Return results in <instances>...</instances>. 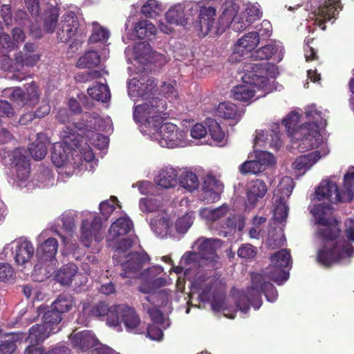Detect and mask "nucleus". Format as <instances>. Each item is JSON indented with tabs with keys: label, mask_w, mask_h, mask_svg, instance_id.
I'll use <instances>...</instances> for the list:
<instances>
[{
	"label": "nucleus",
	"mask_w": 354,
	"mask_h": 354,
	"mask_svg": "<svg viewBox=\"0 0 354 354\" xmlns=\"http://www.w3.org/2000/svg\"><path fill=\"white\" fill-rule=\"evenodd\" d=\"M216 114L220 118L234 120L236 122L241 120L242 111L236 104L230 102H223L218 104Z\"/></svg>",
	"instance_id": "24"
},
{
	"label": "nucleus",
	"mask_w": 354,
	"mask_h": 354,
	"mask_svg": "<svg viewBox=\"0 0 354 354\" xmlns=\"http://www.w3.org/2000/svg\"><path fill=\"white\" fill-rule=\"evenodd\" d=\"M222 10V15L227 17V19H232L237 12L236 4L232 1H225L223 3Z\"/></svg>",
	"instance_id": "63"
},
{
	"label": "nucleus",
	"mask_w": 354,
	"mask_h": 354,
	"mask_svg": "<svg viewBox=\"0 0 354 354\" xmlns=\"http://www.w3.org/2000/svg\"><path fill=\"white\" fill-rule=\"evenodd\" d=\"M217 187L218 189H223V184L220 180H217L214 176L207 175L204 180L203 188L216 189Z\"/></svg>",
	"instance_id": "62"
},
{
	"label": "nucleus",
	"mask_w": 354,
	"mask_h": 354,
	"mask_svg": "<svg viewBox=\"0 0 354 354\" xmlns=\"http://www.w3.org/2000/svg\"><path fill=\"white\" fill-rule=\"evenodd\" d=\"M264 169L263 164L261 163L260 161L257 160H247L242 163L239 167L240 173L243 175L257 174L263 171Z\"/></svg>",
	"instance_id": "46"
},
{
	"label": "nucleus",
	"mask_w": 354,
	"mask_h": 354,
	"mask_svg": "<svg viewBox=\"0 0 354 354\" xmlns=\"http://www.w3.org/2000/svg\"><path fill=\"white\" fill-rule=\"evenodd\" d=\"M51 333H54L52 329L44 323L35 324L30 328L28 339L30 344H39L48 338Z\"/></svg>",
	"instance_id": "29"
},
{
	"label": "nucleus",
	"mask_w": 354,
	"mask_h": 354,
	"mask_svg": "<svg viewBox=\"0 0 354 354\" xmlns=\"http://www.w3.org/2000/svg\"><path fill=\"white\" fill-rule=\"evenodd\" d=\"M330 204H319L312 211L315 223L319 225L317 234L323 243L322 248L317 256V261L325 267L341 262L353 256V248L345 239H338L340 229L337 221L332 217H326V210H330Z\"/></svg>",
	"instance_id": "1"
},
{
	"label": "nucleus",
	"mask_w": 354,
	"mask_h": 354,
	"mask_svg": "<svg viewBox=\"0 0 354 354\" xmlns=\"http://www.w3.org/2000/svg\"><path fill=\"white\" fill-rule=\"evenodd\" d=\"M257 254V248L250 243L243 244L238 250L237 254L240 258L252 259Z\"/></svg>",
	"instance_id": "53"
},
{
	"label": "nucleus",
	"mask_w": 354,
	"mask_h": 354,
	"mask_svg": "<svg viewBox=\"0 0 354 354\" xmlns=\"http://www.w3.org/2000/svg\"><path fill=\"white\" fill-rule=\"evenodd\" d=\"M321 158L319 151H314L308 154L299 156L292 163V167L298 171H306L315 164Z\"/></svg>",
	"instance_id": "27"
},
{
	"label": "nucleus",
	"mask_w": 354,
	"mask_h": 354,
	"mask_svg": "<svg viewBox=\"0 0 354 354\" xmlns=\"http://www.w3.org/2000/svg\"><path fill=\"white\" fill-rule=\"evenodd\" d=\"M259 43V33L250 32L239 39L235 44L234 53L241 54L243 56L245 53L254 50Z\"/></svg>",
	"instance_id": "21"
},
{
	"label": "nucleus",
	"mask_w": 354,
	"mask_h": 354,
	"mask_svg": "<svg viewBox=\"0 0 354 354\" xmlns=\"http://www.w3.org/2000/svg\"><path fill=\"white\" fill-rule=\"evenodd\" d=\"M11 167L16 173L17 178L24 181L26 180L30 172V165L27 151L25 149L17 148L12 153Z\"/></svg>",
	"instance_id": "14"
},
{
	"label": "nucleus",
	"mask_w": 354,
	"mask_h": 354,
	"mask_svg": "<svg viewBox=\"0 0 354 354\" xmlns=\"http://www.w3.org/2000/svg\"><path fill=\"white\" fill-rule=\"evenodd\" d=\"M101 57L97 52L91 50L86 52L81 56L77 62V67L80 68H91L99 65Z\"/></svg>",
	"instance_id": "38"
},
{
	"label": "nucleus",
	"mask_w": 354,
	"mask_h": 354,
	"mask_svg": "<svg viewBox=\"0 0 354 354\" xmlns=\"http://www.w3.org/2000/svg\"><path fill=\"white\" fill-rule=\"evenodd\" d=\"M252 286L248 288L245 295L241 297L237 307L244 313H248L250 304L254 309H259L262 305L261 293L270 302H274L278 297L276 288L270 282L265 281L264 275L260 273L251 274Z\"/></svg>",
	"instance_id": "3"
},
{
	"label": "nucleus",
	"mask_w": 354,
	"mask_h": 354,
	"mask_svg": "<svg viewBox=\"0 0 354 354\" xmlns=\"http://www.w3.org/2000/svg\"><path fill=\"white\" fill-rule=\"evenodd\" d=\"M58 242L55 238H48L36 250V256L39 261L46 263L53 261L57 252Z\"/></svg>",
	"instance_id": "20"
},
{
	"label": "nucleus",
	"mask_w": 354,
	"mask_h": 354,
	"mask_svg": "<svg viewBox=\"0 0 354 354\" xmlns=\"http://www.w3.org/2000/svg\"><path fill=\"white\" fill-rule=\"evenodd\" d=\"M339 3V0H326L324 4L318 8L317 15L323 18L324 21L335 18Z\"/></svg>",
	"instance_id": "37"
},
{
	"label": "nucleus",
	"mask_w": 354,
	"mask_h": 354,
	"mask_svg": "<svg viewBox=\"0 0 354 354\" xmlns=\"http://www.w3.org/2000/svg\"><path fill=\"white\" fill-rule=\"evenodd\" d=\"M10 99L19 106L33 107L39 102L38 87L36 84L32 83L27 85L25 90L20 87L14 88L10 93Z\"/></svg>",
	"instance_id": "12"
},
{
	"label": "nucleus",
	"mask_w": 354,
	"mask_h": 354,
	"mask_svg": "<svg viewBox=\"0 0 354 354\" xmlns=\"http://www.w3.org/2000/svg\"><path fill=\"white\" fill-rule=\"evenodd\" d=\"M270 262L279 266L290 270L292 267L291 256L288 250L282 249L270 257Z\"/></svg>",
	"instance_id": "45"
},
{
	"label": "nucleus",
	"mask_w": 354,
	"mask_h": 354,
	"mask_svg": "<svg viewBox=\"0 0 354 354\" xmlns=\"http://www.w3.org/2000/svg\"><path fill=\"white\" fill-rule=\"evenodd\" d=\"M62 142L53 146L51 160L57 167L64 166L68 160L72 151L79 149L83 141V137L75 129L66 126L61 132Z\"/></svg>",
	"instance_id": "6"
},
{
	"label": "nucleus",
	"mask_w": 354,
	"mask_h": 354,
	"mask_svg": "<svg viewBox=\"0 0 354 354\" xmlns=\"http://www.w3.org/2000/svg\"><path fill=\"white\" fill-rule=\"evenodd\" d=\"M73 346L82 351H85L93 346L96 339L90 332L84 330L71 335Z\"/></svg>",
	"instance_id": "23"
},
{
	"label": "nucleus",
	"mask_w": 354,
	"mask_h": 354,
	"mask_svg": "<svg viewBox=\"0 0 354 354\" xmlns=\"http://www.w3.org/2000/svg\"><path fill=\"white\" fill-rule=\"evenodd\" d=\"M111 327H121L123 323L126 330L134 334H143V328H140L141 319L134 308L127 304L116 305V310L111 314L109 319Z\"/></svg>",
	"instance_id": "8"
},
{
	"label": "nucleus",
	"mask_w": 354,
	"mask_h": 354,
	"mask_svg": "<svg viewBox=\"0 0 354 354\" xmlns=\"http://www.w3.org/2000/svg\"><path fill=\"white\" fill-rule=\"evenodd\" d=\"M277 50L274 45L267 44L253 52L251 54V57L257 60H268L276 53Z\"/></svg>",
	"instance_id": "48"
},
{
	"label": "nucleus",
	"mask_w": 354,
	"mask_h": 354,
	"mask_svg": "<svg viewBox=\"0 0 354 354\" xmlns=\"http://www.w3.org/2000/svg\"><path fill=\"white\" fill-rule=\"evenodd\" d=\"M109 36V31L100 26L95 27L91 35L89 37L90 43H97L100 41H105L108 39Z\"/></svg>",
	"instance_id": "54"
},
{
	"label": "nucleus",
	"mask_w": 354,
	"mask_h": 354,
	"mask_svg": "<svg viewBox=\"0 0 354 354\" xmlns=\"http://www.w3.org/2000/svg\"><path fill=\"white\" fill-rule=\"evenodd\" d=\"M223 192V189H218V187L216 189L203 188V199L207 203H214L220 199Z\"/></svg>",
	"instance_id": "57"
},
{
	"label": "nucleus",
	"mask_w": 354,
	"mask_h": 354,
	"mask_svg": "<svg viewBox=\"0 0 354 354\" xmlns=\"http://www.w3.org/2000/svg\"><path fill=\"white\" fill-rule=\"evenodd\" d=\"M162 271L160 266H152L142 272L141 277L144 281H150L153 286L161 288L167 283L165 279L158 277Z\"/></svg>",
	"instance_id": "34"
},
{
	"label": "nucleus",
	"mask_w": 354,
	"mask_h": 354,
	"mask_svg": "<svg viewBox=\"0 0 354 354\" xmlns=\"http://www.w3.org/2000/svg\"><path fill=\"white\" fill-rule=\"evenodd\" d=\"M147 313L152 322L151 324L165 325V319L161 310L156 308H150Z\"/></svg>",
	"instance_id": "60"
},
{
	"label": "nucleus",
	"mask_w": 354,
	"mask_h": 354,
	"mask_svg": "<svg viewBox=\"0 0 354 354\" xmlns=\"http://www.w3.org/2000/svg\"><path fill=\"white\" fill-rule=\"evenodd\" d=\"M62 18L57 32V39L60 42L66 43L75 35L79 23L73 13L65 14Z\"/></svg>",
	"instance_id": "18"
},
{
	"label": "nucleus",
	"mask_w": 354,
	"mask_h": 354,
	"mask_svg": "<svg viewBox=\"0 0 354 354\" xmlns=\"http://www.w3.org/2000/svg\"><path fill=\"white\" fill-rule=\"evenodd\" d=\"M166 109L165 100L159 97H153L134 107L133 118L136 122H145L146 127L156 129L163 122L162 113Z\"/></svg>",
	"instance_id": "7"
},
{
	"label": "nucleus",
	"mask_w": 354,
	"mask_h": 354,
	"mask_svg": "<svg viewBox=\"0 0 354 354\" xmlns=\"http://www.w3.org/2000/svg\"><path fill=\"white\" fill-rule=\"evenodd\" d=\"M77 267L74 263H68L62 266L55 274V279L64 286H70L73 277L77 273Z\"/></svg>",
	"instance_id": "30"
},
{
	"label": "nucleus",
	"mask_w": 354,
	"mask_h": 354,
	"mask_svg": "<svg viewBox=\"0 0 354 354\" xmlns=\"http://www.w3.org/2000/svg\"><path fill=\"white\" fill-rule=\"evenodd\" d=\"M15 270L8 263H0V281L6 282L14 279Z\"/></svg>",
	"instance_id": "56"
},
{
	"label": "nucleus",
	"mask_w": 354,
	"mask_h": 354,
	"mask_svg": "<svg viewBox=\"0 0 354 354\" xmlns=\"http://www.w3.org/2000/svg\"><path fill=\"white\" fill-rule=\"evenodd\" d=\"M73 297L69 293L60 294L57 299L52 304L51 307L60 314L68 312L73 306Z\"/></svg>",
	"instance_id": "41"
},
{
	"label": "nucleus",
	"mask_w": 354,
	"mask_h": 354,
	"mask_svg": "<svg viewBox=\"0 0 354 354\" xmlns=\"http://www.w3.org/2000/svg\"><path fill=\"white\" fill-rule=\"evenodd\" d=\"M139 206L142 212H153L158 210L159 201L153 198H143L140 200Z\"/></svg>",
	"instance_id": "52"
},
{
	"label": "nucleus",
	"mask_w": 354,
	"mask_h": 354,
	"mask_svg": "<svg viewBox=\"0 0 354 354\" xmlns=\"http://www.w3.org/2000/svg\"><path fill=\"white\" fill-rule=\"evenodd\" d=\"M288 207L285 202H281L280 198V203L275 207L274 210V216L275 219L281 223L286 219L288 216Z\"/></svg>",
	"instance_id": "59"
},
{
	"label": "nucleus",
	"mask_w": 354,
	"mask_h": 354,
	"mask_svg": "<svg viewBox=\"0 0 354 354\" xmlns=\"http://www.w3.org/2000/svg\"><path fill=\"white\" fill-rule=\"evenodd\" d=\"M133 31L136 37L140 39H144L155 35L157 29L151 22L143 19L135 24Z\"/></svg>",
	"instance_id": "33"
},
{
	"label": "nucleus",
	"mask_w": 354,
	"mask_h": 354,
	"mask_svg": "<svg viewBox=\"0 0 354 354\" xmlns=\"http://www.w3.org/2000/svg\"><path fill=\"white\" fill-rule=\"evenodd\" d=\"M59 17L58 10L55 7H50L45 10L43 15L44 28L47 32L55 31Z\"/></svg>",
	"instance_id": "39"
},
{
	"label": "nucleus",
	"mask_w": 354,
	"mask_h": 354,
	"mask_svg": "<svg viewBox=\"0 0 354 354\" xmlns=\"http://www.w3.org/2000/svg\"><path fill=\"white\" fill-rule=\"evenodd\" d=\"M305 115L309 120L307 124H316L318 129L326 124V120L322 117V111L317 110L315 106H310L306 109Z\"/></svg>",
	"instance_id": "50"
},
{
	"label": "nucleus",
	"mask_w": 354,
	"mask_h": 354,
	"mask_svg": "<svg viewBox=\"0 0 354 354\" xmlns=\"http://www.w3.org/2000/svg\"><path fill=\"white\" fill-rule=\"evenodd\" d=\"M207 126L211 138L217 142H223L225 138V133L220 124L214 120H208Z\"/></svg>",
	"instance_id": "49"
},
{
	"label": "nucleus",
	"mask_w": 354,
	"mask_h": 354,
	"mask_svg": "<svg viewBox=\"0 0 354 354\" xmlns=\"http://www.w3.org/2000/svg\"><path fill=\"white\" fill-rule=\"evenodd\" d=\"M179 184L183 188L189 191H193L198 187L199 181L197 176L194 172L185 171L180 175Z\"/></svg>",
	"instance_id": "44"
},
{
	"label": "nucleus",
	"mask_w": 354,
	"mask_h": 354,
	"mask_svg": "<svg viewBox=\"0 0 354 354\" xmlns=\"http://www.w3.org/2000/svg\"><path fill=\"white\" fill-rule=\"evenodd\" d=\"M43 323L53 332L56 333L59 330V324L62 320V314L51 307V310L45 312L42 317Z\"/></svg>",
	"instance_id": "40"
},
{
	"label": "nucleus",
	"mask_w": 354,
	"mask_h": 354,
	"mask_svg": "<svg viewBox=\"0 0 354 354\" xmlns=\"http://www.w3.org/2000/svg\"><path fill=\"white\" fill-rule=\"evenodd\" d=\"M129 93L133 97L147 98L153 94L157 83L154 77L150 76L147 71H142L136 74L128 84Z\"/></svg>",
	"instance_id": "10"
},
{
	"label": "nucleus",
	"mask_w": 354,
	"mask_h": 354,
	"mask_svg": "<svg viewBox=\"0 0 354 354\" xmlns=\"http://www.w3.org/2000/svg\"><path fill=\"white\" fill-rule=\"evenodd\" d=\"M289 270L285 267L271 263L266 269L264 274L278 285H281L289 278Z\"/></svg>",
	"instance_id": "31"
},
{
	"label": "nucleus",
	"mask_w": 354,
	"mask_h": 354,
	"mask_svg": "<svg viewBox=\"0 0 354 354\" xmlns=\"http://www.w3.org/2000/svg\"><path fill=\"white\" fill-rule=\"evenodd\" d=\"M169 221L167 218L158 214L151 219L150 226L156 235L164 236L167 233L169 227Z\"/></svg>",
	"instance_id": "42"
},
{
	"label": "nucleus",
	"mask_w": 354,
	"mask_h": 354,
	"mask_svg": "<svg viewBox=\"0 0 354 354\" xmlns=\"http://www.w3.org/2000/svg\"><path fill=\"white\" fill-rule=\"evenodd\" d=\"M244 218L237 216L236 215H232L227 217L222 225V227L225 230H223L224 236H227L228 234H232L235 232L236 227L239 231H241L244 227Z\"/></svg>",
	"instance_id": "43"
},
{
	"label": "nucleus",
	"mask_w": 354,
	"mask_h": 354,
	"mask_svg": "<svg viewBox=\"0 0 354 354\" xmlns=\"http://www.w3.org/2000/svg\"><path fill=\"white\" fill-rule=\"evenodd\" d=\"M93 236L95 237V232L89 228L88 220H83L81 226L80 241L86 248L91 246Z\"/></svg>",
	"instance_id": "51"
},
{
	"label": "nucleus",
	"mask_w": 354,
	"mask_h": 354,
	"mask_svg": "<svg viewBox=\"0 0 354 354\" xmlns=\"http://www.w3.org/2000/svg\"><path fill=\"white\" fill-rule=\"evenodd\" d=\"M178 171L173 167H166L156 176L157 184L164 188H170L177 184Z\"/></svg>",
	"instance_id": "25"
},
{
	"label": "nucleus",
	"mask_w": 354,
	"mask_h": 354,
	"mask_svg": "<svg viewBox=\"0 0 354 354\" xmlns=\"http://www.w3.org/2000/svg\"><path fill=\"white\" fill-rule=\"evenodd\" d=\"M39 59V55L36 54H28L26 53L19 57H17V61L21 62L22 65L26 66H35Z\"/></svg>",
	"instance_id": "64"
},
{
	"label": "nucleus",
	"mask_w": 354,
	"mask_h": 354,
	"mask_svg": "<svg viewBox=\"0 0 354 354\" xmlns=\"http://www.w3.org/2000/svg\"><path fill=\"white\" fill-rule=\"evenodd\" d=\"M245 23L243 21L237 23L236 27L234 28L235 29L239 30H244L254 21L259 19L262 16V12L260 10L259 5H248L245 9Z\"/></svg>",
	"instance_id": "35"
},
{
	"label": "nucleus",
	"mask_w": 354,
	"mask_h": 354,
	"mask_svg": "<svg viewBox=\"0 0 354 354\" xmlns=\"http://www.w3.org/2000/svg\"><path fill=\"white\" fill-rule=\"evenodd\" d=\"M161 11V5L156 0H148L141 8L142 13L149 18L158 16Z\"/></svg>",
	"instance_id": "47"
},
{
	"label": "nucleus",
	"mask_w": 354,
	"mask_h": 354,
	"mask_svg": "<svg viewBox=\"0 0 354 354\" xmlns=\"http://www.w3.org/2000/svg\"><path fill=\"white\" fill-rule=\"evenodd\" d=\"M165 19L169 24L185 27L188 24L189 17L185 12L182 4H176L165 13Z\"/></svg>",
	"instance_id": "22"
},
{
	"label": "nucleus",
	"mask_w": 354,
	"mask_h": 354,
	"mask_svg": "<svg viewBox=\"0 0 354 354\" xmlns=\"http://www.w3.org/2000/svg\"><path fill=\"white\" fill-rule=\"evenodd\" d=\"M133 228V224L131 219L126 217H120L113 223L109 229V235L115 239L120 236H124Z\"/></svg>",
	"instance_id": "26"
},
{
	"label": "nucleus",
	"mask_w": 354,
	"mask_h": 354,
	"mask_svg": "<svg viewBox=\"0 0 354 354\" xmlns=\"http://www.w3.org/2000/svg\"><path fill=\"white\" fill-rule=\"evenodd\" d=\"M216 19V10L213 6H203L200 8L198 20L194 28L200 37H205L214 27Z\"/></svg>",
	"instance_id": "13"
},
{
	"label": "nucleus",
	"mask_w": 354,
	"mask_h": 354,
	"mask_svg": "<svg viewBox=\"0 0 354 354\" xmlns=\"http://www.w3.org/2000/svg\"><path fill=\"white\" fill-rule=\"evenodd\" d=\"M268 192L266 183L261 180H251L246 188V206L254 208L263 198Z\"/></svg>",
	"instance_id": "17"
},
{
	"label": "nucleus",
	"mask_w": 354,
	"mask_h": 354,
	"mask_svg": "<svg viewBox=\"0 0 354 354\" xmlns=\"http://www.w3.org/2000/svg\"><path fill=\"white\" fill-rule=\"evenodd\" d=\"M116 310V305L109 306V304L105 301H98L93 305H84L82 309V313L90 317L101 318L106 317V324L111 327L109 319L111 314L113 310Z\"/></svg>",
	"instance_id": "19"
},
{
	"label": "nucleus",
	"mask_w": 354,
	"mask_h": 354,
	"mask_svg": "<svg viewBox=\"0 0 354 354\" xmlns=\"http://www.w3.org/2000/svg\"><path fill=\"white\" fill-rule=\"evenodd\" d=\"M165 325L149 324L147 327V336L152 340H160L163 337Z\"/></svg>",
	"instance_id": "55"
},
{
	"label": "nucleus",
	"mask_w": 354,
	"mask_h": 354,
	"mask_svg": "<svg viewBox=\"0 0 354 354\" xmlns=\"http://www.w3.org/2000/svg\"><path fill=\"white\" fill-rule=\"evenodd\" d=\"M160 93L165 95L169 100L176 99L178 92L173 84L170 82H163L160 88Z\"/></svg>",
	"instance_id": "58"
},
{
	"label": "nucleus",
	"mask_w": 354,
	"mask_h": 354,
	"mask_svg": "<svg viewBox=\"0 0 354 354\" xmlns=\"http://www.w3.org/2000/svg\"><path fill=\"white\" fill-rule=\"evenodd\" d=\"M229 212L227 205H222L218 208L210 209L208 211V218L212 221H216L225 216Z\"/></svg>",
	"instance_id": "61"
},
{
	"label": "nucleus",
	"mask_w": 354,
	"mask_h": 354,
	"mask_svg": "<svg viewBox=\"0 0 354 354\" xmlns=\"http://www.w3.org/2000/svg\"><path fill=\"white\" fill-rule=\"evenodd\" d=\"M299 149L304 152L317 148L322 142V136L316 124H306L299 127Z\"/></svg>",
	"instance_id": "11"
},
{
	"label": "nucleus",
	"mask_w": 354,
	"mask_h": 354,
	"mask_svg": "<svg viewBox=\"0 0 354 354\" xmlns=\"http://www.w3.org/2000/svg\"><path fill=\"white\" fill-rule=\"evenodd\" d=\"M299 119L300 115L297 112L292 111L283 120V124L288 136L297 140L300 139V137L298 136L300 127L298 126Z\"/></svg>",
	"instance_id": "32"
},
{
	"label": "nucleus",
	"mask_w": 354,
	"mask_h": 354,
	"mask_svg": "<svg viewBox=\"0 0 354 354\" xmlns=\"http://www.w3.org/2000/svg\"><path fill=\"white\" fill-rule=\"evenodd\" d=\"M245 74L242 77L245 84L238 85L232 90V97L238 101L247 102L254 96L253 87L261 88L267 85L266 65L262 63H245Z\"/></svg>",
	"instance_id": "4"
},
{
	"label": "nucleus",
	"mask_w": 354,
	"mask_h": 354,
	"mask_svg": "<svg viewBox=\"0 0 354 354\" xmlns=\"http://www.w3.org/2000/svg\"><path fill=\"white\" fill-rule=\"evenodd\" d=\"M157 129L158 131L156 138L161 147L175 148L186 145L185 132L176 124L171 122L162 123Z\"/></svg>",
	"instance_id": "9"
},
{
	"label": "nucleus",
	"mask_w": 354,
	"mask_h": 354,
	"mask_svg": "<svg viewBox=\"0 0 354 354\" xmlns=\"http://www.w3.org/2000/svg\"><path fill=\"white\" fill-rule=\"evenodd\" d=\"M87 93L93 99L98 102H107L111 99L109 86L104 84H97L87 89Z\"/></svg>",
	"instance_id": "36"
},
{
	"label": "nucleus",
	"mask_w": 354,
	"mask_h": 354,
	"mask_svg": "<svg viewBox=\"0 0 354 354\" xmlns=\"http://www.w3.org/2000/svg\"><path fill=\"white\" fill-rule=\"evenodd\" d=\"M196 244L198 249L196 252L200 258V270L194 277L193 284L198 290H201L199 295L201 298H208L212 284L203 285V283L210 279L216 270L221 266L216 250L221 248L222 241L218 239L201 237L198 239Z\"/></svg>",
	"instance_id": "2"
},
{
	"label": "nucleus",
	"mask_w": 354,
	"mask_h": 354,
	"mask_svg": "<svg viewBox=\"0 0 354 354\" xmlns=\"http://www.w3.org/2000/svg\"><path fill=\"white\" fill-rule=\"evenodd\" d=\"M48 145V139L44 135L38 134L29 148L30 153L35 160H42L47 154Z\"/></svg>",
	"instance_id": "28"
},
{
	"label": "nucleus",
	"mask_w": 354,
	"mask_h": 354,
	"mask_svg": "<svg viewBox=\"0 0 354 354\" xmlns=\"http://www.w3.org/2000/svg\"><path fill=\"white\" fill-rule=\"evenodd\" d=\"M318 200L328 199L331 203L351 202L354 197V172L344 177L343 189L340 191L333 181H322L315 190Z\"/></svg>",
	"instance_id": "5"
},
{
	"label": "nucleus",
	"mask_w": 354,
	"mask_h": 354,
	"mask_svg": "<svg viewBox=\"0 0 354 354\" xmlns=\"http://www.w3.org/2000/svg\"><path fill=\"white\" fill-rule=\"evenodd\" d=\"M11 250L15 262L18 265H24L29 262L35 252L32 243L22 238L12 241Z\"/></svg>",
	"instance_id": "16"
},
{
	"label": "nucleus",
	"mask_w": 354,
	"mask_h": 354,
	"mask_svg": "<svg viewBox=\"0 0 354 354\" xmlns=\"http://www.w3.org/2000/svg\"><path fill=\"white\" fill-rule=\"evenodd\" d=\"M147 253L132 252L128 255V259L121 264L122 278H131L142 268L143 266L149 261Z\"/></svg>",
	"instance_id": "15"
}]
</instances>
